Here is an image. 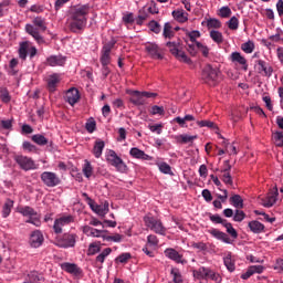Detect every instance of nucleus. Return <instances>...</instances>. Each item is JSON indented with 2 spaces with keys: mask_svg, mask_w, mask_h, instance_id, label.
Listing matches in <instances>:
<instances>
[{
  "mask_svg": "<svg viewBox=\"0 0 283 283\" xmlns=\"http://www.w3.org/2000/svg\"><path fill=\"white\" fill-rule=\"evenodd\" d=\"M207 27L209 28V30H211V28L218 30L219 28H222V23L218 19H209L207 21Z\"/></svg>",
  "mask_w": 283,
  "mask_h": 283,
  "instance_id": "052dcab7",
  "label": "nucleus"
},
{
  "mask_svg": "<svg viewBox=\"0 0 283 283\" xmlns=\"http://www.w3.org/2000/svg\"><path fill=\"white\" fill-rule=\"evenodd\" d=\"M65 56L63 55H51L46 59L48 65L51 67H63L65 65Z\"/></svg>",
  "mask_w": 283,
  "mask_h": 283,
  "instance_id": "393cba45",
  "label": "nucleus"
},
{
  "mask_svg": "<svg viewBox=\"0 0 283 283\" xmlns=\"http://www.w3.org/2000/svg\"><path fill=\"white\" fill-rule=\"evenodd\" d=\"M44 240L43 232H41V230H34L30 235L29 243L33 249H39Z\"/></svg>",
  "mask_w": 283,
  "mask_h": 283,
  "instance_id": "aec40b11",
  "label": "nucleus"
},
{
  "mask_svg": "<svg viewBox=\"0 0 283 283\" xmlns=\"http://www.w3.org/2000/svg\"><path fill=\"white\" fill-rule=\"evenodd\" d=\"M211 235L216 238L217 240H221V242H224L226 244H231V238L229 235L218 229L211 230Z\"/></svg>",
  "mask_w": 283,
  "mask_h": 283,
  "instance_id": "2f4dec72",
  "label": "nucleus"
},
{
  "mask_svg": "<svg viewBox=\"0 0 283 283\" xmlns=\"http://www.w3.org/2000/svg\"><path fill=\"white\" fill-rule=\"evenodd\" d=\"M188 39L190 41V43H188V45H195V43H200L198 41V39H200V31H198V30L190 31L188 33Z\"/></svg>",
  "mask_w": 283,
  "mask_h": 283,
  "instance_id": "603ef678",
  "label": "nucleus"
},
{
  "mask_svg": "<svg viewBox=\"0 0 283 283\" xmlns=\"http://www.w3.org/2000/svg\"><path fill=\"white\" fill-rule=\"evenodd\" d=\"M163 36L165 39H174V29L171 27V23L166 22L164 24V31H163Z\"/></svg>",
  "mask_w": 283,
  "mask_h": 283,
  "instance_id": "de8ad7c7",
  "label": "nucleus"
},
{
  "mask_svg": "<svg viewBox=\"0 0 283 283\" xmlns=\"http://www.w3.org/2000/svg\"><path fill=\"white\" fill-rule=\"evenodd\" d=\"M12 207H14V201L8 199L2 207V218H8L12 213Z\"/></svg>",
  "mask_w": 283,
  "mask_h": 283,
  "instance_id": "ea45409f",
  "label": "nucleus"
},
{
  "mask_svg": "<svg viewBox=\"0 0 283 283\" xmlns=\"http://www.w3.org/2000/svg\"><path fill=\"white\" fill-rule=\"evenodd\" d=\"M229 62L233 63V65H239L243 72L249 70V62L247 61V57L238 51H234L229 55Z\"/></svg>",
  "mask_w": 283,
  "mask_h": 283,
  "instance_id": "9d476101",
  "label": "nucleus"
},
{
  "mask_svg": "<svg viewBox=\"0 0 283 283\" xmlns=\"http://www.w3.org/2000/svg\"><path fill=\"white\" fill-rule=\"evenodd\" d=\"M241 50L242 52H244V54H253V52L255 51V42L249 40L248 42L242 43Z\"/></svg>",
  "mask_w": 283,
  "mask_h": 283,
  "instance_id": "58836bf2",
  "label": "nucleus"
},
{
  "mask_svg": "<svg viewBox=\"0 0 283 283\" xmlns=\"http://www.w3.org/2000/svg\"><path fill=\"white\" fill-rule=\"evenodd\" d=\"M197 125L199 127H208L209 129H218V126L216 125V123L211 120H197Z\"/></svg>",
  "mask_w": 283,
  "mask_h": 283,
  "instance_id": "bf43d9fd",
  "label": "nucleus"
},
{
  "mask_svg": "<svg viewBox=\"0 0 283 283\" xmlns=\"http://www.w3.org/2000/svg\"><path fill=\"white\" fill-rule=\"evenodd\" d=\"M76 244V235L75 234H64L62 239L57 241V247L62 249H70Z\"/></svg>",
  "mask_w": 283,
  "mask_h": 283,
  "instance_id": "412c9836",
  "label": "nucleus"
},
{
  "mask_svg": "<svg viewBox=\"0 0 283 283\" xmlns=\"http://www.w3.org/2000/svg\"><path fill=\"white\" fill-rule=\"evenodd\" d=\"M82 231L88 238H102V240H103V237L105 235V233H107L106 230H98V229L92 228L90 226H84L82 228Z\"/></svg>",
  "mask_w": 283,
  "mask_h": 283,
  "instance_id": "4be33fe9",
  "label": "nucleus"
},
{
  "mask_svg": "<svg viewBox=\"0 0 283 283\" xmlns=\"http://www.w3.org/2000/svg\"><path fill=\"white\" fill-rule=\"evenodd\" d=\"M230 202L232 206L235 207V209H242L244 207V200H242V197L240 195H234L230 198Z\"/></svg>",
  "mask_w": 283,
  "mask_h": 283,
  "instance_id": "a18cd8bd",
  "label": "nucleus"
},
{
  "mask_svg": "<svg viewBox=\"0 0 283 283\" xmlns=\"http://www.w3.org/2000/svg\"><path fill=\"white\" fill-rule=\"evenodd\" d=\"M101 253V242H93L88 245L87 255H96Z\"/></svg>",
  "mask_w": 283,
  "mask_h": 283,
  "instance_id": "8fccbe9b",
  "label": "nucleus"
},
{
  "mask_svg": "<svg viewBox=\"0 0 283 283\" xmlns=\"http://www.w3.org/2000/svg\"><path fill=\"white\" fill-rule=\"evenodd\" d=\"M130 103H133V105H145V98L143 97V93L139 91H133Z\"/></svg>",
  "mask_w": 283,
  "mask_h": 283,
  "instance_id": "f704fd0d",
  "label": "nucleus"
},
{
  "mask_svg": "<svg viewBox=\"0 0 283 283\" xmlns=\"http://www.w3.org/2000/svg\"><path fill=\"white\" fill-rule=\"evenodd\" d=\"M32 140L33 143H35L36 145H40L41 147H43L44 145H48V138H45V136L41 134L33 135Z\"/></svg>",
  "mask_w": 283,
  "mask_h": 283,
  "instance_id": "864d4df0",
  "label": "nucleus"
},
{
  "mask_svg": "<svg viewBox=\"0 0 283 283\" xmlns=\"http://www.w3.org/2000/svg\"><path fill=\"white\" fill-rule=\"evenodd\" d=\"M112 254V248H106L104 249L97 256H96V262L99 264H103L108 255Z\"/></svg>",
  "mask_w": 283,
  "mask_h": 283,
  "instance_id": "09e8293b",
  "label": "nucleus"
},
{
  "mask_svg": "<svg viewBox=\"0 0 283 283\" xmlns=\"http://www.w3.org/2000/svg\"><path fill=\"white\" fill-rule=\"evenodd\" d=\"M123 238H125L123 234H118V233H115V234H112V235H107L104 233L103 235V240L105 242H115V243H120L123 242Z\"/></svg>",
  "mask_w": 283,
  "mask_h": 283,
  "instance_id": "37998d69",
  "label": "nucleus"
},
{
  "mask_svg": "<svg viewBox=\"0 0 283 283\" xmlns=\"http://www.w3.org/2000/svg\"><path fill=\"white\" fill-rule=\"evenodd\" d=\"M62 80L60 73L50 74L46 77V87L49 92H56V87H59V83H61Z\"/></svg>",
  "mask_w": 283,
  "mask_h": 283,
  "instance_id": "a211bd4d",
  "label": "nucleus"
},
{
  "mask_svg": "<svg viewBox=\"0 0 283 283\" xmlns=\"http://www.w3.org/2000/svg\"><path fill=\"white\" fill-rule=\"evenodd\" d=\"M87 14H90V4H83L72 9L69 18V28L71 32H81L87 25Z\"/></svg>",
  "mask_w": 283,
  "mask_h": 283,
  "instance_id": "f257e3e1",
  "label": "nucleus"
},
{
  "mask_svg": "<svg viewBox=\"0 0 283 283\" xmlns=\"http://www.w3.org/2000/svg\"><path fill=\"white\" fill-rule=\"evenodd\" d=\"M39 282H41V276L39 275V272L32 271L28 274L23 283H39Z\"/></svg>",
  "mask_w": 283,
  "mask_h": 283,
  "instance_id": "49530a36",
  "label": "nucleus"
},
{
  "mask_svg": "<svg viewBox=\"0 0 283 283\" xmlns=\"http://www.w3.org/2000/svg\"><path fill=\"white\" fill-rule=\"evenodd\" d=\"M148 247H158V237L150 234L147 237Z\"/></svg>",
  "mask_w": 283,
  "mask_h": 283,
  "instance_id": "338daca9",
  "label": "nucleus"
},
{
  "mask_svg": "<svg viewBox=\"0 0 283 283\" xmlns=\"http://www.w3.org/2000/svg\"><path fill=\"white\" fill-rule=\"evenodd\" d=\"M145 227L153 231L154 233H157L158 235H166L167 234V228L163 224V221L146 216L144 217Z\"/></svg>",
  "mask_w": 283,
  "mask_h": 283,
  "instance_id": "0eeeda50",
  "label": "nucleus"
},
{
  "mask_svg": "<svg viewBox=\"0 0 283 283\" xmlns=\"http://www.w3.org/2000/svg\"><path fill=\"white\" fill-rule=\"evenodd\" d=\"M82 171L85 178H92V175L94 174V168L92 167V164L90 161H85Z\"/></svg>",
  "mask_w": 283,
  "mask_h": 283,
  "instance_id": "4d7b16f0",
  "label": "nucleus"
},
{
  "mask_svg": "<svg viewBox=\"0 0 283 283\" xmlns=\"http://www.w3.org/2000/svg\"><path fill=\"white\" fill-rule=\"evenodd\" d=\"M41 180L46 187H59V185H61V179L52 171L42 172Z\"/></svg>",
  "mask_w": 283,
  "mask_h": 283,
  "instance_id": "9b49d317",
  "label": "nucleus"
},
{
  "mask_svg": "<svg viewBox=\"0 0 283 283\" xmlns=\"http://www.w3.org/2000/svg\"><path fill=\"white\" fill-rule=\"evenodd\" d=\"M72 222H74L72 214L60 217L54 221L53 231L55 233H63V227H67V224H72Z\"/></svg>",
  "mask_w": 283,
  "mask_h": 283,
  "instance_id": "f8f14e48",
  "label": "nucleus"
},
{
  "mask_svg": "<svg viewBox=\"0 0 283 283\" xmlns=\"http://www.w3.org/2000/svg\"><path fill=\"white\" fill-rule=\"evenodd\" d=\"M172 17L178 23H187V21H189V13L185 12L182 9L172 11Z\"/></svg>",
  "mask_w": 283,
  "mask_h": 283,
  "instance_id": "7c9ffc66",
  "label": "nucleus"
},
{
  "mask_svg": "<svg viewBox=\"0 0 283 283\" xmlns=\"http://www.w3.org/2000/svg\"><path fill=\"white\" fill-rule=\"evenodd\" d=\"M165 255L168 260H172L177 264H187V260L182 258V254L178 253L174 248H168L165 250Z\"/></svg>",
  "mask_w": 283,
  "mask_h": 283,
  "instance_id": "6ab92c4d",
  "label": "nucleus"
},
{
  "mask_svg": "<svg viewBox=\"0 0 283 283\" xmlns=\"http://www.w3.org/2000/svg\"><path fill=\"white\" fill-rule=\"evenodd\" d=\"M208 272H209V268L201 266L197 270H193L192 275L195 280H207Z\"/></svg>",
  "mask_w": 283,
  "mask_h": 283,
  "instance_id": "c9c22d12",
  "label": "nucleus"
},
{
  "mask_svg": "<svg viewBox=\"0 0 283 283\" xmlns=\"http://www.w3.org/2000/svg\"><path fill=\"white\" fill-rule=\"evenodd\" d=\"M149 18V14H147V12H145V9L139 10V14L137 17L136 24L137 25H143V23H145V21H147V19Z\"/></svg>",
  "mask_w": 283,
  "mask_h": 283,
  "instance_id": "13d9d810",
  "label": "nucleus"
},
{
  "mask_svg": "<svg viewBox=\"0 0 283 283\" xmlns=\"http://www.w3.org/2000/svg\"><path fill=\"white\" fill-rule=\"evenodd\" d=\"M228 28H229V30H238V28H240V20H238L237 17H232L228 21Z\"/></svg>",
  "mask_w": 283,
  "mask_h": 283,
  "instance_id": "e2e57ef3",
  "label": "nucleus"
},
{
  "mask_svg": "<svg viewBox=\"0 0 283 283\" xmlns=\"http://www.w3.org/2000/svg\"><path fill=\"white\" fill-rule=\"evenodd\" d=\"M201 78L208 85H216L218 83V78H220V69L211 65L205 66L201 73Z\"/></svg>",
  "mask_w": 283,
  "mask_h": 283,
  "instance_id": "6e6552de",
  "label": "nucleus"
},
{
  "mask_svg": "<svg viewBox=\"0 0 283 283\" xmlns=\"http://www.w3.org/2000/svg\"><path fill=\"white\" fill-rule=\"evenodd\" d=\"M222 146L224 147L227 154H229L230 156H235L238 154V149L233 144H230L229 140L223 139Z\"/></svg>",
  "mask_w": 283,
  "mask_h": 283,
  "instance_id": "c03bdc74",
  "label": "nucleus"
},
{
  "mask_svg": "<svg viewBox=\"0 0 283 283\" xmlns=\"http://www.w3.org/2000/svg\"><path fill=\"white\" fill-rule=\"evenodd\" d=\"M196 138H198V135H187V134H182V135H179L177 137V140L179 143H184V144H187V143H193V140H196Z\"/></svg>",
  "mask_w": 283,
  "mask_h": 283,
  "instance_id": "3c124183",
  "label": "nucleus"
},
{
  "mask_svg": "<svg viewBox=\"0 0 283 283\" xmlns=\"http://www.w3.org/2000/svg\"><path fill=\"white\" fill-rule=\"evenodd\" d=\"M10 11V0H3L0 2V17H6Z\"/></svg>",
  "mask_w": 283,
  "mask_h": 283,
  "instance_id": "5fc2aeb1",
  "label": "nucleus"
},
{
  "mask_svg": "<svg viewBox=\"0 0 283 283\" xmlns=\"http://www.w3.org/2000/svg\"><path fill=\"white\" fill-rule=\"evenodd\" d=\"M85 129L88 134H94L96 130V120H94V118L88 119L85 124Z\"/></svg>",
  "mask_w": 283,
  "mask_h": 283,
  "instance_id": "680f3d73",
  "label": "nucleus"
},
{
  "mask_svg": "<svg viewBox=\"0 0 283 283\" xmlns=\"http://www.w3.org/2000/svg\"><path fill=\"white\" fill-rule=\"evenodd\" d=\"M166 46L168 48L170 54L177 57L178 61H181V63H187L188 65H190L191 59H189V56H187V53L182 51V44L180 43V40L167 42Z\"/></svg>",
  "mask_w": 283,
  "mask_h": 283,
  "instance_id": "7ed1b4c3",
  "label": "nucleus"
},
{
  "mask_svg": "<svg viewBox=\"0 0 283 283\" xmlns=\"http://www.w3.org/2000/svg\"><path fill=\"white\" fill-rule=\"evenodd\" d=\"M223 227L226 228L227 233L231 235V238H233L234 240L238 238V231L235 230V228H233V224L226 221V223H223Z\"/></svg>",
  "mask_w": 283,
  "mask_h": 283,
  "instance_id": "6e6d98bb",
  "label": "nucleus"
},
{
  "mask_svg": "<svg viewBox=\"0 0 283 283\" xmlns=\"http://www.w3.org/2000/svg\"><path fill=\"white\" fill-rule=\"evenodd\" d=\"M210 39H212V41L214 43H217L218 45H220V43L224 42V35H222V32H220L218 30L210 31Z\"/></svg>",
  "mask_w": 283,
  "mask_h": 283,
  "instance_id": "a19ab883",
  "label": "nucleus"
},
{
  "mask_svg": "<svg viewBox=\"0 0 283 283\" xmlns=\"http://www.w3.org/2000/svg\"><path fill=\"white\" fill-rule=\"evenodd\" d=\"M81 98V94L76 90V87H72L69 91H66L65 94V101L69 103V105H76L78 103V99Z\"/></svg>",
  "mask_w": 283,
  "mask_h": 283,
  "instance_id": "5701e85b",
  "label": "nucleus"
},
{
  "mask_svg": "<svg viewBox=\"0 0 283 283\" xmlns=\"http://www.w3.org/2000/svg\"><path fill=\"white\" fill-rule=\"evenodd\" d=\"M103 149H105V142L103 139H97L94 143L92 154L95 158H101V156H103Z\"/></svg>",
  "mask_w": 283,
  "mask_h": 283,
  "instance_id": "c756f323",
  "label": "nucleus"
},
{
  "mask_svg": "<svg viewBox=\"0 0 283 283\" xmlns=\"http://www.w3.org/2000/svg\"><path fill=\"white\" fill-rule=\"evenodd\" d=\"M272 142L276 147H283V130H275L272 133Z\"/></svg>",
  "mask_w": 283,
  "mask_h": 283,
  "instance_id": "4c0bfd02",
  "label": "nucleus"
},
{
  "mask_svg": "<svg viewBox=\"0 0 283 283\" xmlns=\"http://www.w3.org/2000/svg\"><path fill=\"white\" fill-rule=\"evenodd\" d=\"M14 160L17 165H19L20 169H23V171H32L36 169V164L28 156L18 155L14 157Z\"/></svg>",
  "mask_w": 283,
  "mask_h": 283,
  "instance_id": "1a4fd4ad",
  "label": "nucleus"
},
{
  "mask_svg": "<svg viewBox=\"0 0 283 283\" xmlns=\"http://www.w3.org/2000/svg\"><path fill=\"white\" fill-rule=\"evenodd\" d=\"M148 27H149V30L151 32H154L155 34H160V30H161L160 23L153 20V21L149 22Z\"/></svg>",
  "mask_w": 283,
  "mask_h": 283,
  "instance_id": "69168bd1",
  "label": "nucleus"
},
{
  "mask_svg": "<svg viewBox=\"0 0 283 283\" xmlns=\"http://www.w3.org/2000/svg\"><path fill=\"white\" fill-rule=\"evenodd\" d=\"M106 160L107 163H109V165L115 167V169L119 171V174H127V165L125 164V161H123V158H120L118 154H116L115 150H107Z\"/></svg>",
  "mask_w": 283,
  "mask_h": 283,
  "instance_id": "423d86ee",
  "label": "nucleus"
},
{
  "mask_svg": "<svg viewBox=\"0 0 283 283\" xmlns=\"http://www.w3.org/2000/svg\"><path fill=\"white\" fill-rule=\"evenodd\" d=\"M32 23L33 24L25 25V32H28L30 36H33L34 41H36L39 45H42V43H45V39L41 35V32H45V30H48L45 19L36 17L33 19Z\"/></svg>",
  "mask_w": 283,
  "mask_h": 283,
  "instance_id": "f03ea898",
  "label": "nucleus"
},
{
  "mask_svg": "<svg viewBox=\"0 0 283 283\" xmlns=\"http://www.w3.org/2000/svg\"><path fill=\"white\" fill-rule=\"evenodd\" d=\"M111 52H112V45L111 44L104 45V48L102 50V56H101V63H102L103 67H107V65H109Z\"/></svg>",
  "mask_w": 283,
  "mask_h": 283,
  "instance_id": "c85d7f7f",
  "label": "nucleus"
},
{
  "mask_svg": "<svg viewBox=\"0 0 283 283\" xmlns=\"http://www.w3.org/2000/svg\"><path fill=\"white\" fill-rule=\"evenodd\" d=\"M196 120V117L193 115H185V117H175L172 119V123H178L181 127H187V123H191Z\"/></svg>",
  "mask_w": 283,
  "mask_h": 283,
  "instance_id": "72a5a7b5",
  "label": "nucleus"
},
{
  "mask_svg": "<svg viewBox=\"0 0 283 283\" xmlns=\"http://www.w3.org/2000/svg\"><path fill=\"white\" fill-rule=\"evenodd\" d=\"M223 264L230 273H233L235 271V256L231 252H227L223 256Z\"/></svg>",
  "mask_w": 283,
  "mask_h": 283,
  "instance_id": "a878e982",
  "label": "nucleus"
},
{
  "mask_svg": "<svg viewBox=\"0 0 283 283\" xmlns=\"http://www.w3.org/2000/svg\"><path fill=\"white\" fill-rule=\"evenodd\" d=\"M159 171L161 174H165L166 176H174V171L171 170V166L165 161L156 163Z\"/></svg>",
  "mask_w": 283,
  "mask_h": 283,
  "instance_id": "e433bc0d",
  "label": "nucleus"
},
{
  "mask_svg": "<svg viewBox=\"0 0 283 283\" xmlns=\"http://www.w3.org/2000/svg\"><path fill=\"white\" fill-rule=\"evenodd\" d=\"M206 280H211L212 282L220 283L222 282V275L216 272V270H211V268H208V274Z\"/></svg>",
  "mask_w": 283,
  "mask_h": 283,
  "instance_id": "79ce46f5",
  "label": "nucleus"
},
{
  "mask_svg": "<svg viewBox=\"0 0 283 283\" xmlns=\"http://www.w3.org/2000/svg\"><path fill=\"white\" fill-rule=\"evenodd\" d=\"M62 271H65L66 273H70L71 275H81V270L78 265L70 262H64L60 264Z\"/></svg>",
  "mask_w": 283,
  "mask_h": 283,
  "instance_id": "bb28decb",
  "label": "nucleus"
},
{
  "mask_svg": "<svg viewBox=\"0 0 283 283\" xmlns=\"http://www.w3.org/2000/svg\"><path fill=\"white\" fill-rule=\"evenodd\" d=\"M129 154L133 158H136L137 160H154V157L147 155L145 151L136 147L132 148L129 150Z\"/></svg>",
  "mask_w": 283,
  "mask_h": 283,
  "instance_id": "cd10ccee",
  "label": "nucleus"
},
{
  "mask_svg": "<svg viewBox=\"0 0 283 283\" xmlns=\"http://www.w3.org/2000/svg\"><path fill=\"white\" fill-rule=\"evenodd\" d=\"M277 188H273L266 197H259V200L262 205V207H265L266 209H271L273 205L277 202Z\"/></svg>",
  "mask_w": 283,
  "mask_h": 283,
  "instance_id": "ddd939ff",
  "label": "nucleus"
},
{
  "mask_svg": "<svg viewBox=\"0 0 283 283\" xmlns=\"http://www.w3.org/2000/svg\"><path fill=\"white\" fill-rule=\"evenodd\" d=\"M198 51L201 52V54H203V56H209V46H207L202 42H197L195 44H188V52L192 56H196V54H198Z\"/></svg>",
  "mask_w": 283,
  "mask_h": 283,
  "instance_id": "f3484780",
  "label": "nucleus"
},
{
  "mask_svg": "<svg viewBox=\"0 0 283 283\" xmlns=\"http://www.w3.org/2000/svg\"><path fill=\"white\" fill-rule=\"evenodd\" d=\"M248 227L252 233H263L264 224L258 220L250 221Z\"/></svg>",
  "mask_w": 283,
  "mask_h": 283,
  "instance_id": "473e14b6",
  "label": "nucleus"
},
{
  "mask_svg": "<svg viewBox=\"0 0 283 283\" xmlns=\"http://www.w3.org/2000/svg\"><path fill=\"white\" fill-rule=\"evenodd\" d=\"M20 59L25 60L28 57V54L31 59H34L36 56V49L30 44V42H23L20 45L19 49Z\"/></svg>",
  "mask_w": 283,
  "mask_h": 283,
  "instance_id": "4468645a",
  "label": "nucleus"
},
{
  "mask_svg": "<svg viewBox=\"0 0 283 283\" xmlns=\"http://www.w3.org/2000/svg\"><path fill=\"white\" fill-rule=\"evenodd\" d=\"M256 70L261 76H266L268 78L273 76V66H271V64L266 63L264 60L256 61Z\"/></svg>",
  "mask_w": 283,
  "mask_h": 283,
  "instance_id": "2eb2a0df",
  "label": "nucleus"
},
{
  "mask_svg": "<svg viewBox=\"0 0 283 283\" xmlns=\"http://www.w3.org/2000/svg\"><path fill=\"white\" fill-rule=\"evenodd\" d=\"M269 41H271L274 45L283 43V34L276 33L274 35L269 36Z\"/></svg>",
  "mask_w": 283,
  "mask_h": 283,
  "instance_id": "0e129e2a",
  "label": "nucleus"
},
{
  "mask_svg": "<svg viewBox=\"0 0 283 283\" xmlns=\"http://www.w3.org/2000/svg\"><path fill=\"white\" fill-rule=\"evenodd\" d=\"M83 198L86 200V205H88L90 209L97 216H101L102 218H105L107 213H109V202L104 201L101 205H97L96 201H94L87 193H83Z\"/></svg>",
  "mask_w": 283,
  "mask_h": 283,
  "instance_id": "39448f33",
  "label": "nucleus"
},
{
  "mask_svg": "<svg viewBox=\"0 0 283 283\" xmlns=\"http://www.w3.org/2000/svg\"><path fill=\"white\" fill-rule=\"evenodd\" d=\"M145 50L149 54L150 59H157V60L163 59V49H160L158 44L148 42L145 45Z\"/></svg>",
  "mask_w": 283,
  "mask_h": 283,
  "instance_id": "dca6fc26",
  "label": "nucleus"
},
{
  "mask_svg": "<svg viewBox=\"0 0 283 283\" xmlns=\"http://www.w3.org/2000/svg\"><path fill=\"white\" fill-rule=\"evenodd\" d=\"M264 273V265H251L241 274V280H249L252 275Z\"/></svg>",
  "mask_w": 283,
  "mask_h": 283,
  "instance_id": "b1692460",
  "label": "nucleus"
},
{
  "mask_svg": "<svg viewBox=\"0 0 283 283\" xmlns=\"http://www.w3.org/2000/svg\"><path fill=\"white\" fill-rule=\"evenodd\" d=\"M18 213H21L23 218H28V220H25L28 224H33V227H41V214H39L34 208L29 206L19 207Z\"/></svg>",
  "mask_w": 283,
  "mask_h": 283,
  "instance_id": "20e7f679",
  "label": "nucleus"
},
{
  "mask_svg": "<svg viewBox=\"0 0 283 283\" xmlns=\"http://www.w3.org/2000/svg\"><path fill=\"white\" fill-rule=\"evenodd\" d=\"M273 269L277 273H283V259H276L275 264L273 265Z\"/></svg>",
  "mask_w": 283,
  "mask_h": 283,
  "instance_id": "774afa93",
  "label": "nucleus"
}]
</instances>
